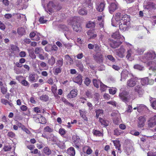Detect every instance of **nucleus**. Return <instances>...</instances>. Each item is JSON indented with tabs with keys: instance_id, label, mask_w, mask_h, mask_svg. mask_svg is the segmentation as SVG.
<instances>
[{
	"instance_id": "obj_1",
	"label": "nucleus",
	"mask_w": 156,
	"mask_h": 156,
	"mask_svg": "<svg viewBox=\"0 0 156 156\" xmlns=\"http://www.w3.org/2000/svg\"><path fill=\"white\" fill-rule=\"evenodd\" d=\"M130 17L127 14L122 15L120 12H117L113 15L112 19V25L116 26L117 23H119V28L120 30L125 31L130 24Z\"/></svg>"
},
{
	"instance_id": "obj_2",
	"label": "nucleus",
	"mask_w": 156,
	"mask_h": 156,
	"mask_svg": "<svg viewBox=\"0 0 156 156\" xmlns=\"http://www.w3.org/2000/svg\"><path fill=\"white\" fill-rule=\"evenodd\" d=\"M156 54L153 50H150L145 53L142 56L141 60L145 63L149 67V69L154 71L156 70Z\"/></svg>"
},
{
	"instance_id": "obj_3",
	"label": "nucleus",
	"mask_w": 156,
	"mask_h": 156,
	"mask_svg": "<svg viewBox=\"0 0 156 156\" xmlns=\"http://www.w3.org/2000/svg\"><path fill=\"white\" fill-rule=\"evenodd\" d=\"M125 47L127 48V51L126 57L127 60L132 61L134 59V56L136 55V48L130 44L126 42Z\"/></svg>"
},
{
	"instance_id": "obj_4",
	"label": "nucleus",
	"mask_w": 156,
	"mask_h": 156,
	"mask_svg": "<svg viewBox=\"0 0 156 156\" xmlns=\"http://www.w3.org/2000/svg\"><path fill=\"white\" fill-rule=\"evenodd\" d=\"M77 17H74L71 18L68 21V23L70 25H72L73 30L76 32H80L82 30L81 24L77 21Z\"/></svg>"
},
{
	"instance_id": "obj_5",
	"label": "nucleus",
	"mask_w": 156,
	"mask_h": 156,
	"mask_svg": "<svg viewBox=\"0 0 156 156\" xmlns=\"http://www.w3.org/2000/svg\"><path fill=\"white\" fill-rule=\"evenodd\" d=\"M147 124L149 128H153L156 126V114L152 115L148 119Z\"/></svg>"
},
{
	"instance_id": "obj_6",
	"label": "nucleus",
	"mask_w": 156,
	"mask_h": 156,
	"mask_svg": "<svg viewBox=\"0 0 156 156\" xmlns=\"http://www.w3.org/2000/svg\"><path fill=\"white\" fill-rule=\"evenodd\" d=\"M126 48L125 47V45L124 46H121L119 48L116 50V55L120 58H123L126 51Z\"/></svg>"
},
{
	"instance_id": "obj_7",
	"label": "nucleus",
	"mask_w": 156,
	"mask_h": 156,
	"mask_svg": "<svg viewBox=\"0 0 156 156\" xmlns=\"http://www.w3.org/2000/svg\"><path fill=\"white\" fill-rule=\"evenodd\" d=\"M118 8V4L116 2H112L108 6L109 11L110 13L112 14Z\"/></svg>"
},
{
	"instance_id": "obj_8",
	"label": "nucleus",
	"mask_w": 156,
	"mask_h": 156,
	"mask_svg": "<svg viewBox=\"0 0 156 156\" xmlns=\"http://www.w3.org/2000/svg\"><path fill=\"white\" fill-rule=\"evenodd\" d=\"M119 96L120 98L122 101L126 103L128 101V94L126 91H123L120 93Z\"/></svg>"
},
{
	"instance_id": "obj_9",
	"label": "nucleus",
	"mask_w": 156,
	"mask_h": 156,
	"mask_svg": "<svg viewBox=\"0 0 156 156\" xmlns=\"http://www.w3.org/2000/svg\"><path fill=\"white\" fill-rule=\"evenodd\" d=\"M112 116H114L113 122L116 125L118 124L120 121V114L118 111L116 112V115L114 113H113L111 114Z\"/></svg>"
},
{
	"instance_id": "obj_10",
	"label": "nucleus",
	"mask_w": 156,
	"mask_h": 156,
	"mask_svg": "<svg viewBox=\"0 0 156 156\" xmlns=\"http://www.w3.org/2000/svg\"><path fill=\"white\" fill-rule=\"evenodd\" d=\"M34 118L36 122H37L40 123L42 124H44L46 122L45 118L41 115H38V117L34 116Z\"/></svg>"
},
{
	"instance_id": "obj_11",
	"label": "nucleus",
	"mask_w": 156,
	"mask_h": 156,
	"mask_svg": "<svg viewBox=\"0 0 156 156\" xmlns=\"http://www.w3.org/2000/svg\"><path fill=\"white\" fill-rule=\"evenodd\" d=\"M132 76V74L129 73L127 70H124L121 73V80L125 79L128 77H131Z\"/></svg>"
},
{
	"instance_id": "obj_12",
	"label": "nucleus",
	"mask_w": 156,
	"mask_h": 156,
	"mask_svg": "<svg viewBox=\"0 0 156 156\" xmlns=\"http://www.w3.org/2000/svg\"><path fill=\"white\" fill-rule=\"evenodd\" d=\"M112 37L117 40H121L122 41H123L124 40V37L123 36L120 35L119 34V32L118 31H116L113 33L112 35Z\"/></svg>"
},
{
	"instance_id": "obj_13",
	"label": "nucleus",
	"mask_w": 156,
	"mask_h": 156,
	"mask_svg": "<svg viewBox=\"0 0 156 156\" xmlns=\"http://www.w3.org/2000/svg\"><path fill=\"white\" fill-rule=\"evenodd\" d=\"M137 80L135 78H133L128 80L127 82V86L130 87H134L136 84Z\"/></svg>"
},
{
	"instance_id": "obj_14",
	"label": "nucleus",
	"mask_w": 156,
	"mask_h": 156,
	"mask_svg": "<svg viewBox=\"0 0 156 156\" xmlns=\"http://www.w3.org/2000/svg\"><path fill=\"white\" fill-rule=\"evenodd\" d=\"M94 59L97 62L100 63L103 62V55L102 54L97 53L94 56Z\"/></svg>"
},
{
	"instance_id": "obj_15",
	"label": "nucleus",
	"mask_w": 156,
	"mask_h": 156,
	"mask_svg": "<svg viewBox=\"0 0 156 156\" xmlns=\"http://www.w3.org/2000/svg\"><path fill=\"white\" fill-rule=\"evenodd\" d=\"M55 5L52 2H50L47 4V9H45V11L48 12H52L54 7Z\"/></svg>"
},
{
	"instance_id": "obj_16",
	"label": "nucleus",
	"mask_w": 156,
	"mask_h": 156,
	"mask_svg": "<svg viewBox=\"0 0 156 156\" xmlns=\"http://www.w3.org/2000/svg\"><path fill=\"white\" fill-rule=\"evenodd\" d=\"M82 76L80 74L76 76L73 78V81L79 85H81L82 82Z\"/></svg>"
},
{
	"instance_id": "obj_17",
	"label": "nucleus",
	"mask_w": 156,
	"mask_h": 156,
	"mask_svg": "<svg viewBox=\"0 0 156 156\" xmlns=\"http://www.w3.org/2000/svg\"><path fill=\"white\" fill-rule=\"evenodd\" d=\"M77 94V90L76 89H73L71 90L69 93L67 95V98H71L75 97Z\"/></svg>"
},
{
	"instance_id": "obj_18",
	"label": "nucleus",
	"mask_w": 156,
	"mask_h": 156,
	"mask_svg": "<svg viewBox=\"0 0 156 156\" xmlns=\"http://www.w3.org/2000/svg\"><path fill=\"white\" fill-rule=\"evenodd\" d=\"M146 117L144 116H140L139 118L138 126L141 127L144 126L146 121Z\"/></svg>"
},
{
	"instance_id": "obj_19",
	"label": "nucleus",
	"mask_w": 156,
	"mask_h": 156,
	"mask_svg": "<svg viewBox=\"0 0 156 156\" xmlns=\"http://www.w3.org/2000/svg\"><path fill=\"white\" fill-rule=\"evenodd\" d=\"M122 41L121 40L114 41L111 44V46L113 48H116L121 44Z\"/></svg>"
},
{
	"instance_id": "obj_20",
	"label": "nucleus",
	"mask_w": 156,
	"mask_h": 156,
	"mask_svg": "<svg viewBox=\"0 0 156 156\" xmlns=\"http://www.w3.org/2000/svg\"><path fill=\"white\" fill-rule=\"evenodd\" d=\"M105 4L104 2H101L97 5L96 6L97 10L100 12L102 11L105 8Z\"/></svg>"
},
{
	"instance_id": "obj_21",
	"label": "nucleus",
	"mask_w": 156,
	"mask_h": 156,
	"mask_svg": "<svg viewBox=\"0 0 156 156\" xmlns=\"http://www.w3.org/2000/svg\"><path fill=\"white\" fill-rule=\"evenodd\" d=\"M146 107L144 105H137V107L133 108V109L136 110L137 109V111L139 112H140L143 110L145 109Z\"/></svg>"
},
{
	"instance_id": "obj_22",
	"label": "nucleus",
	"mask_w": 156,
	"mask_h": 156,
	"mask_svg": "<svg viewBox=\"0 0 156 156\" xmlns=\"http://www.w3.org/2000/svg\"><path fill=\"white\" fill-rule=\"evenodd\" d=\"M114 144V145L115 146V148L118 150L119 152H121L120 147L121 145L120 144V141L119 140H115L112 141Z\"/></svg>"
},
{
	"instance_id": "obj_23",
	"label": "nucleus",
	"mask_w": 156,
	"mask_h": 156,
	"mask_svg": "<svg viewBox=\"0 0 156 156\" xmlns=\"http://www.w3.org/2000/svg\"><path fill=\"white\" fill-rule=\"evenodd\" d=\"M87 35L89 39H94L97 37V34H94L93 31L90 30L87 32Z\"/></svg>"
},
{
	"instance_id": "obj_24",
	"label": "nucleus",
	"mask_w": 156,
	"mask_h": 156,
	"mask_svg": "<svg viewBox=\"0 0 156 156\" xmlns=\"http://www.w3.org/2000/svg\"><path fill=\"white\" fill-rule=\"evenodd\" d=\"M146 8L149 10H154L156 9L155 5L151 2H150L146 6Z\"/></svg>"
},
{
	"instance_id": "obj_25",
	"label": "nucleus",
	"mask_w": 156,
	"mask_h": 156,
	"mask_svg": "<svg viewBox=\"0 0 156 156\" xmlns=\"http://www.w3.org/2000/svg\"><path fill=\"white\" fill-rule=\"evenodd\" d=\"M133 149L132 146H128L126 147L125 150V152L128 155L131 154L133 151Z\"/></svg>"
},
{
	"instance_id": "obj_26",
	"label": "nucleus",
	"mask_w": 156,
	"mask_h": 156,
	"mask_svg": "<svg viewBox=\"0 0 156 156\" xmlns=\"http://www.w3.org/2000/svg\"><path fill=\"white\" fill-rule=\"evenodd\" d=\"M28 80L31 82H34L36 81L35 79V75L34 73H30L28 77Z\"/></svg>"
},
{
	"instance_id": "obj_27",
	"label": "nucleus",
	"mask_w": 156,
	"mask_h": 156,
	"mask_svg": "<svg viewBox=\"0 0 156 156\" xmlns=\"http://www.w3.org/2000/svg\"><path fill=\"white\" fill-rule=\"evenodd\" d=\"M72 139L73 141L75 144H78L80 142V139L79 136L76 135H74L73 136Z\"/></svg>"
},
{
	"instance_id": "obj_28",
	"label": "nucleus",
	"mask_w": 156,
	"mask_h": 156,
	"mask_svg": "<svg viewBox=\"0 0 156 156\" xmlns=\"http://www.w3.org/2000/svg\"><path fill=\"white\" fill-rule=\"evenodd\" d=\"M141 83L142 85L143 86L150 84L149 81V79L147 77L142 78L141 80Z\"/></svg>"
},
{
	"instance_id": "obj_29",
	"label": "nucleus",
	"mask_w": 156,
	"mask_h": 156,
	"mask_svg": "<svg viewBox=\"0 0 156 156\" xmlns=\"http://www.w3.org/2000/svg\"><path fill=\"white\" fill-rule=\"evenodd\" d=\"M104 16H98V20L99 22V25L101 28H103L104 27L103 19Z\"/></svg>"
},
{
	"instance_id": "obj_30",
	"label": "nucleus",
	"mask_w": 156,
	"mask_h": 156,
	"mask_svg": "<svg viewBox=\"0 0 156 156\" xmlns=\"http://www.w3.org/2000/svg\"><path fill=\"white\" fill-rule=\"evenodd\" d=\"M27 50L30 57L32 59L35 58L36 56L34 53L33 49V48L28 49Z\"/></svg>"
},
{
	"instance_id": "obj_31",
	"label": "nucleus",
	"mask_w": 156,
	"mask_h": 156,
	"mask_svg": "<svg viewBox=\"0 0 156 156\" xmlns=\"http://www.w3.org/2000/svg\"><path fill=\"white\" fill-rule=\"evenodd\" d=\"M68 151L70 156H75V151L74 148L73 147H70L68 149Z\"/></svg>"
},
{
	"instance_id": "obj_32",
	"label": "nucleus",
	"mask_w": 156,
	"mask_h": 156,
	"mask_svg": "<svg viewBox=\"0 0 156 156\" xmlns=\"http://www.w3.org/2000/svg\"><path fill=\"white\" fill-rule=\"evenodd\" d=\"M145 51L144 48H136V55H138L142 54Z\"/></svg>"
},
{
	"instance_id": "obj_33",
	"label": "nucleus",
	"mask_w": 156,
	"mask_h": 156,
	"mask_svg": "<svg viewBox=\"0 0 156 156\" xmlns=\"http://www.w3.org/2000/svg\"><path fill=\"white\" fill-rule=\"evenodd\" d=\"M134 69H138L140 71L143 70L144 69V67L142 65L136 64L135 65L133 66Z\"/></svg>"
},
{
	"instance_id": "obj_34",
	"label": "nucleus",
	"mask_w": 156,
	"mask_h": 156,
	"mask_svg": "<svg viewBox=\"0 0 156 156\" xmlns=\"http://www.w3.org/2000/svg\"><path fill=\"white\" fill-rule=\"evenodd\" d=\"M1 102L2 103L5 105L8 104L10 107H12L13 106V104L12 103L8 101L5 99H1Z\"/></svg>"
},
{
	"instance_id": "obj_35",
	"label": "nucleus",
	"mask_w": 156,
	"mask_h": 156,
	"mask_svg": "<svg viewBox=\"0 0 156 156\" xmlns=\"http://www.w3.org/2000/svg\"><path fill=\"white\" fill-rule=\"evenodd\" d=\"M43 151L44 154L47 155H50L51 154V150L48 147H45L43 149Z\"/></svg>"
},
{
	"instance_id": "obj_36",
	"label": "nucleus",
	"mask_w": 156,
	"mask_h": 156,
	"mask_svg": "<svg viewBox=\"0 0 156 156\" xmlns=\"http://www.w3.org/2000/svg\"><path fill=\"white\" fill-rule=\"evenodd\" d=\"M34 52L36 54H40L43 53L44 51L41 47H37L35 49Z\"/></svg>"
},
{
	"instance_id": "obj_37",
	"label": "nucleus",
	"mask_w": 156,
	"mask_h": 156,
	"mask_svg": "<svg viewBox=\"0 0 156 156\" xmlns=\"http://www.w3.org/2000/svg\"><path fill=\"white\" fill-rule=\"evenodd\" d=\"M78 12L79 14L81 15H86L87 13V11L84 8H82L81 9L79 8L78 10Z\"/></svg>"
},
{
	"instance_id": "obj_38",
	"label": "nucleus",
	"mask_w": 156,
	"mask_h": 156,
	"mask_svg": "<svg viewBox=\"0 0 156 156\" xmlns=\"http://www.w3.org/2000/svg\"><path fill=\"white\" fill-rule=\"evenodd\" d=\"M56 144L60 148L63 149L65 148L64 143L63 142L59 141L56 142Z\"/></svg>"
},
{
	"instance_id": "obj_39",
	"label": "nucleus",
	"mask_w": 156,
	"mask_h": 156,
	"mask_svg": "<svg viewBox=\"0 0 156 156\" xmlns=\"http://www.w3.org/2000/svg\"><path fill=\"white\" fill-rule=\"evenodd\" d=\"M95 26V23L91 21H89L87 24L86 26L87 28H89L90 27L93 28Z\"/></svg>"
},
{
	"instance_id": "obj_40",
	"label": "nucleus",
	"mask_w": 156,
	"mask_h": 156,
	"mask_svg": "<svg viewBox=\"0 0 156 156\" xmlns=\"http://www.w3.org/2000/svg\"><path fill=\"white\" fill-rule=\"evenodd\" d=\"M17 32L19 35H22L25 33V30L24 28L21 27L18 29Z\"/></svg>"
},
{
	"instance_id": "obj_41",
	"label": "nucleus",
	"mask_w": 156,
	"mask_h": 156,
	"mask_svg": "<svg viewBox=\"0 0 156 156\" xmlns=\"http://www.w3.org/2000/svg\"><path fill=\"white\" fill-rule=\"evenodd\" d=\"M101 82L99 80H97L96 79H94L93 80V83L94 86L97 88H98L99 87V84L100 85V83Z\"/></svg>"
},
{
	"instance_id": "obj_42",
	"label": "nucleus",
	"mask_w": 156,
	"mask_h": 156,
	"mask_svg": "<svg viewBox=\"0 0 156 156\" xmlns=\"http://www.w3.org/2000/svg\"><path fill=\"white\" fill-rule=\"evenodd\" d=\"M99 121L101 124L105 126H107L108 125L109 123L108 121L104 120L100 118H99Z\"/></svg>"
},
{
	"instance_id": "obj_43",
	"label": "nucleus",
	"mask_w": 156,
	"mask_h": 156,
	"mask_svg": "<svg viewBox=\"0 0 156 156\" xmlns=\"http://www.w3.org/2000/svg\"><path fill=\"white\" fill-rule=\"evenodd\" d=\"M152 107L154 109H156V100L154 99H150Z\"/></svg>"
},
{
	"instance_id": "obj_44",
	"label": "nucleus",
	"mask_w": 156,
	"mask_h": 156,
	"mask_svg": "<svg viewBox=\"0 0 156 156\" xmlns=\"http://www.w3.org/2000/svg\"><path fill=\"white\" fill-rule=\"evenodd\" d=\"M48 62L49 64L51 66L53 65L55 62V59L53 56H51V58L48 60Z\"/></svg>"
},
{
	"instance_id": "obj_45",
	"label": "nucleus",
	"mask_w": 156,
	"mask_h": 156,
	"mask_svg": "<svg viewBox=\"0 0 156 156\" xmlns=\"http://www.w3.org/2000/svg\"><path fill=\"white\" fill-rule=\"evenodd\" d=\"M93 133L94 135L96 136H101L102 135V133L99 131L94 129L93 130Z\"/></svg>"
},
{
	"instance_id": "obj_46",
	"label": "nucleus",
	"mask_w": 156,
	"mask_h": 156,
	"mask_svg": "<svg viewBox=\"0 0 156 156\" xmlns=\"http://www.w3.org/2000/svg\"><path fill=\"white\" fill-rule=\"evenodd\" d=\"M96 117L98 118L99 116L102 115L103 111L101 109H98L96 111Z\"/></svg>"
},
{
	"instance_id": "obj_47",
	"label": "nucleus",
	"mask_w": 156,
	"mask_h": 156,
	"mask_svg": "<svg viewBox=\"0 0 156 156\" xmlns=\"http://www.w3.org/2000/svg\"><path fill=\"white\" fill-rule=\"evenodd\" d=\"M44 131L45 132L49 133H51L53 132V129L50 127L49 126H47L44 128Z\"/></svg>"
},
{
	"instance_id": "obj_48",
	"label": "nucleus",
	"mask_w": 156,
	"mask_h": 156,
	"mask_svg": "<svg viewBox=\"0 0 156 156\" xmlns=\"http://www.w3.org/2000/svg\"><path fill=\"white\" fill-rule=\"evenodd\" d=\"M1 92L3 94H5L7 91V88L6 86H2L1 87Z\"/></svg>"
},
{
	"instance_id": "obj_49",
	"label": "nucleus",
	"mask_w": 156,
	"mask_h": 156,
	"mask_svg": "<svg viewBox=\"0 0 156 156\" xmlns=\"http://www.w3.org/2000/svg\"><path fill=\"white\" fill-rule=\"evenodd\" d=\"M100 86L101 90L103 91H105L107 88V87L102 82L100 83Z\"/></svg>"
},
{
	"instance_id": "obj_50",
	"label": "nucleus",
	"mask_w": 156,
	"mask_h": 156,
	"mask_svg": "<svg viewBox=\"0 0 156 156\" xmlns=\"http://www.w3.org/2000/svg\"><path fill=\"white\" fill-rule=\"evenodd\" d=\"M122 131L119 130L118 129H115L114 130V134L116 136H119L122 133Z\"/></svg>"
},
{
	"instance_id": "obj_51",
	"label": "nucleus",
	"mask_w": 156,
	"mask_h": 156,
	"mask_svg": "<svg viewBox=\"0 0 156 156\" xmlns=\"http://www.w3.org/2000/svg\"><path fill=\"white\" fill-rule=\"evenodd\" d=\"M117 89L115 88H112L109 89V93L111 94H114L116 91Z\"/></svg>"
},
{
	"instance_id": "obj_52",
	"label": "nucleus",
	"mask_w": 156,
	"mask_h": 156,
	"mask_svg": "<svg viewBox=\"0 0 156 156\" xmlns=\"http://www.w3.org/2000/svg\"><path fill=\"white\" fill-rule=\"evenodd\" d=\"M107 57L108 60L112 62H114L115 61V58L111 55H108L107 56Z\"/></svg>"
},
{
	"instance_id": "obj_53",
	"label": "nucleus",
	"mask_w": 156,
	"mask_h": 156,
	"mask_svg": "<svg viewBox=\"0 0 156 156\" xmlns=\"http://www.w3.org/2000/svg\"><path fill=\"white\" fill-rule=\"evenodd\" d=\"M59 133L61 135H64L66 133V131L64 129L60 128L59 130Z\"/></svg>"
},
{
	"instance_id": "obj_54",
	"label": "nucleus",
	"mask_w": 156,
	"mask_h": 156,
	"mask_svg": "<svg viewBox=\"0 0 156 156\" xmlns=\"http://www.w3.org/2000/svg\"><path fill=\"white\" fill-rule=\"evenodd\" d=\"M91 82V80L89 78H86L84 81L85 84L87 86H88L89 85Z\"/></svg>"
},
{
	"instance_id": "obj_55",
	"label": "nucleus",
	"mask_w": 156,
	"mask_h": 156,
	"mask_svg": "<svg viewBox=\"0 0 156 156\" xmlns=\"http://www.w3.org/2000/svg\"><path fill=\"white\" fill-rule=\"evenodd\" d=\"M8 136L11 138H13L15 136V134L12 132H9L8 133Z\"/></svg>"
},
{
	"instance_id": "obj_56",
	"label": "nucleus",
	"mask_w": 156,
	"mask_h": 156,
	"mask_svg": "<svg viewBox=\"0 0 156 156\" xmlns=\"http://www.w3.org/2000/svg\"><path fill=\"white\" fill-rule=\"evenodd\" d=\"M21 129L28 134H30V131L24 126H23V128Z\"/></svg>"
},
{
	"instance_id": "obj_57",
	"label": "nucleus",
	"mask_w": 156,
	"mask_h": 156,
	"mask_svg": "<svg viewBox=\"0 0 156 156\" xmlns=\"http://www.w3.org/2000/svg\"><path fill=\"white\" fill-rule=\"evenodd\" d=\"M11 147L10 145H5L3 149L4 151H10L11 149Z\"/></svg>"
},
{
	"instance_id": "obj_58",
	"label": "nucleus",
	"mask_w": 156,
	"mask_h": 156,
	"mask_svg": "<svg viewBox=\"0 0 156 156\" xmlns=\"http://www.w3.org/2000/svg\"><path fill=\"white\" fill-rule=\"evenodd\" d=\"M40 98L41 100L44 101H47L48 99V96L46 95H42L40 97Z\"/></svg>"
},
{
	"instance_id": "obj_59",
	"label": "nucleus",
	"mask_w": 156,
	"mask_h": 156,
	"mask_svg": "<svg viewBox=\"0 0 156 156\" xmlns=\"http://www.w3.org/2000/svg\"><path fill=\"white\" fill-rule=\"evenodd\" d=\"M79 112L80 115V116L82 115H86L87 112L84 109H81L79 110Z\"/></svg>"
},
{
	"instance_id": "obj_60",
	"label": "nucleus",
	"mask_w": 156,
	"mask_h": 156,
	"mask_svg": "<svg viewBox=\"0 0 156 156\" xmlns=\"http://www.w3.org/2000/svg\"><path fill=\"white\" fill-rule=\"evenodd\" d=\"M39 21L41 23H44L46 22L47 20L44 19V16L41 17L39 20Z\"/></svg>"
},
{
	"instance_id": "obj_61",
	"label": "nucleus",
	"mask_w": 156,
	"mask_h": 156,
	"mask_svg": "<svg viewBox=\"0 0 156 156\" xmlns=\"http://www.w3.org/2000/svg\"><path fill=\"white\" fill-rule=\"evenodd\" d=\"M11 49L13 51H14L18 50L19 48L16 46L12 45L11 46Z\"/></svg>"
},
{
	"instance_id": "obj_62",
	"label": "nucleus",
	"mask_w": 156,
	"mask_h": 156,
	"mask_svg": "<svg viewBox=\"0 0 156 156\" xmlns=\"http://www.w3.org/2000/svg\"><path fill=\"white\" fill-rule=\"evenodd\" d=\"M12 16V15L9 13L6 14L4 15V17L6 19H9L11 18Z\"/></svg>"
},
{
	"instance_id": "obj_63",
	"label": "nucleus",
	"mask_w": 156,
	"mask_h": 156,
	"mask_svg": "<svg viewBox=\"0 0 156 156\" xmlns=\"http://www.w3.org/2000/svg\"><path fill=\"white\" fill-rule=\"evenodd\" d=\"M94 47L96 51H98L100 50V46L98 44H95L94 45Z\"/></svg>"
},
{
	"instance_id": "obj_64",
	"label": "nucleus",
	"mask_w": 156,
	"mask_h": 156,
	"mask_svg": "<svg viewBox=\"0 0 156 156\" xmlns=\"http://www.w3.org/2000/svg\"><path fill=\"white\" fill-rule=\"evenodd\" d=\"M147 156H156V153L150 151L147 153Z\"/></svg>"
}]
</instances>
